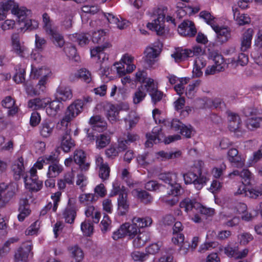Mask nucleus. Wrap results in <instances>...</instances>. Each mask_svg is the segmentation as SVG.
Returning a JSON list of instances; mask_svg holds the SVG:
<instances>
[{
    "label": "nucleus",
    "instance_id": "obj_22",
    "mask_svg": "<svg viewBox=\"0 0 262 262\" xmlns=\"http://www.w3.org/2000/svg\"><path fill=\"white\" fill-rule=\"evenodd\" d=\"M63 217L66 223L72 224L76 216V211L72 203V199H69L68 206L63 212Z\"/></svg>",
    "mask_w": 262,
    "mask_h": 262
},
{
    "label": "nucleus",
    "instance_id": "obj_36",
    "mask_svg": "<svg viewBox=\"0 0 262 262\" xmlns=\"http://www.w3.org/2000/svg\"><path fill=\"white\" fill-rule=\"evenodd\" d=\"M207 64L206 60L203 57H198L194 61V67L192 70L193 76L196 77H199L203 74L202 69L204 68Z\"/></svg>",
    "mask_w": 262,
    "mask_h": 262
},
{
    "label": "nucleus",
    "instance_id": "obj_49",
    "mask_svg": "<svg viewBox=\"0 0 262 262\" xmlns=\"http://www.w3.org/2000/svg\"><path fill=\"white\" fill-rule=\"evenodd\" d=\"M31 73V76L34 78H37L41 77V78H48L51 75V71L49 68L42 67L35 70L32 69Z\"/></svg>",
    "mask_w": 262,
    "mask_h": 262
},
{
    "label": "nucleus",
    "instance_id": "obj_50",
    "mask_svg": "<svg viewBox=\"0 0 262 262\" xmlns=\"http://www.w3.org/2000/svg\"><path fill=\"white\" fill-rule=\"evenodd\" d=\"M200 16L203 18L206 23L210 25L212 28L215 27L217 19L207 11H203L200 12Z\"/></svg>",
    "mask_w": 262,
    "mask_h": 262
},
{
    "label": "nucleus",
    "instance_id": "obj_33",
    "mask_svg": "<svg viewBox=\"0 0 262 262\" xmlns=\"http://www.w3.org/2000/svg\"><path fill=\"white\" fill-rule=\"evenodd\" d=\"M46 33L51 37L53 43L56 47L62 48L63 46L65 43L63 36L55 28Z\"/></svg>",
    "mask_w": 262,
    "mask_h": 262
},
{
    "label": "nucleus",
    "instance_id": "obj_6",
    "mask_svg": "<svg viewBox=\"0 0 262 262\" xmlns=\"http://www.w3.org/2000/svg\"><path fill=\"white\" fill-rule=\"evenodd\" d=\"M36 173L35 168H31L24 177L25 187L30 191L37 192L42 187V182L38 180Z\"/></svg>",
    "mask_w": 262,
    "mask_h": 262
},
{
    "label": "nucleus",
    "instance_id": "obj_61",
    "mask_svg": "<svg viewBox=\"0 0 262 262\" xmlns=\"http://www.w3.org/2000/svg\"><path fill=\"white\" fill-rule=\"evenodd\" d=\"M16 73L13 76L14 81L17 83H21L25 81V69L18 66L16 68Z\"/></svg>",
    "mask_w": 262,
    "mask_h": 262
},
{
    "label": "nucleus",
    "instance_id": "obj_19",
    "mask_svg": "<svg viewBox=\"0 0 262 262\" xmlns=\"http://www.w3.org/2000/svg\"><path fill=\"white\" fill-rule=\"evenodd\" d=\"M11 43L13 50L19 56L24 57L28 51L27 48L20 41L19 35L14 33L11 36Z\"/></svg>",
    "mask_w": 262,
    "mask_h": 262
},
{
    "label": "nucleus",
    "instance_id": "obj_12",
    "mask_svg": "<svg viewBox=\"0 0 262 262\" xmlns=\"http://www.w3.org/2000/svg\"><path fill=\"white\" fill-rule=\"evenodd\" d=\"M165 124H170L171 128L175 130H180V133L187 138H191L194 132L192 127L190 125H185L177 119H173L171 121H164Z\"/></svg>",
    "mask_w": 262,
    "mask_h": 262
},
{
    "label": "nucleus",
    "instance_id": "obj_37",
    "mask_svg": "<svg viewBox=\"0 0 262 262\" xmlns=\"http://www.w3.org/2000/svg\"><path fill=\"white\" fill-rule=\"evenodd\" d=\"M63 170V166L58 162L50 164L48 167L47 176L49 178H55Z\"/></svg>",
    "mask_w": 262,
    "mask_h": 262
},
{
    "label": "nucleus",
    "instance_id": "obj_38",
    "mask_svg": "<svg viewBox=\"0 0 262 262\" xmlns=\"http://www.w3.org/2000/svg\"><path fill=\"white\" fill-rule=\"evenodd\" d=\"M245 125L250 130L262 127V116L248 118L245 121Z\"/></svg>",
    "mask_w": 262,
    "mask_h": 262
},
{
    "label": "nucleus",
    "instance_id": "obj_28",
    "mask_svg": "<svg viewBox=\"0 0 262 262\" xmlns=\"http://www.w3.org/2000/svg\"><path fill=\"white\" fill-rule=\"evenodd\" d=\"M11 169L15 180H19L24 174L25 167L23 158L20 157L15 161L12 165Z\"/></svg>",
    "mask_w": 262,
    "mask_h": 262
},
{
    "label": "nucleus",
    "instance_id": "obj_9",
    "mask_svg": "<svg viewBox=\"0 0 262 262\" xmlns=\"http://www.w3.org/2000/svg\"><path fill=\"white\" fill-rule=\"evenodd\" d=\"M165 10H166V8H159L158 9V17L151 23H148L147 24V27L149 30L156 32L158 35H163L166 32L164 25V19L165 18L164 11Z\"/></svg>",
    "mask_w": 262,
    "mask_h": 262
},
{
    "label": "nucleus",
    "instance_id": "obj_53",
    "mask_svg": "<svg viewBox=\"0 0 262 262\" xmlns=\"http://www.w3.org/2000/svg\"><path fill=\"white\" fill-rule=\"evenodd\" d=\"M240 177L244 185H249L254 180L253 174L247 169H244L241 171Z\"/></svg>",
    "mask_w": 262,
    "mask_h": 262
},
{
    "label": "nucleus",
    "instance_id": "obj_64",
    "mask_svg": "<svg viewBox=\"0 0 262 262\" xmlns=\"http://www.w3.org/2000/svg\"><path fill=\"white\" fill-rule=\"evenodd\" d=\"M76 184L82 191H84L88 184L86 177L82 173H78L76 177Z\"/></svg>",
    "mask_w": 262,
    "mask_h": 262
},
{
    "label": "nucleus",
    "instance_id": "obj_59",
    "mask_svg": "<svg viewBox=\"0 0 262 262\" xmlns=\"http://www.w3.org/2000/svg\"><path fill=\"white\" fill-rule=\"evenodd\" d=\"M154 155L152 154L146 153L137 157L138 163L142 165L149 164L154 161Z\"/></svg>",
    "mask_w": 262,
    "mask_h": 262
},
{
    "label": "nucleus",
    "instance_id": "obj_18",
    "mask_svg": "<svg viewBox=\"0 0 262 262\" xmlns=\"http://www.w3.org/2000/svg\"><path fill=\"white\" fill-rule=\"evenodd\" d=\"M96 167L99 168V176L102 180H105L108 178L110 168L107 163H104L103 159L100 156L97 155L95 157Z\"/></svg>",
    "mask_w": 262,
    "mask_h": 262
},
{
    "label": "nucleus",
    "instance_id": "obj_26",
    "mask_svg": "<svg viewBox=\"0 0 262 262\" xmlns=\"http://www.w3.org/2000/svg\"><path fill=\"white\" fill-rule=\"evenodd\" d=\"M118 213L120 215H125L129 209L127 192H122L117 199Z\"/></svg>",
    "mask_w": 262,
    "mask_h": 262
},
{
    "label": "nucleus",
    "instance_id": "obj_17",
    "mask_svg": "<svg viewBox=\"0 0 262 262\" xmlns=\"http://www.w3.org/2000/svg\"><path fill=\"white\" fill-rule=\"evenodd\" d=\"M178 31L182 36H193L196 33V29L191 21L184 20L178 27Z\"/></svg>",
    "mask_w": 262,
    "mask_h": 262
},
{
    "label": "nucleus",
    "instance_id": "obj_30",
    "mask_svg": "<svg viewBox=\"0 0 262 262\" xmlns=\"http://www.w3.org/2000/svg\"><path fill=\"white\" fill-rule=\"evenodd\" d=\"M18 210L19 213L18 215V219L19 221L22 222L31 212L28 200L27 198H21L20 200Z\"/></svg>",
    "mask_w": 262,
    "mask_h": 262
},
{
    "label": "nucleus",
    "instance_id": "obj_15",
    "mask_svg": "<svg viewBox=\"0 0 262 262\" xmlns=\"http://www.w3.org/2000/svg\"><path fill=\"white\" fill-rule=\"evenodd\" d=\"M227 159L231 165L237 168H242L245 165V159L239 154L237 149L231 148L227 152Z\"/></svg>",
    "mask_w": 262,
    "mask_h": 262
},
{
    "label": "nucleus",
    "instance_id": "obj_45",
    "mask_svg": "<svg viewBox=\"0 0 262 262\" xmlns=\"http://www.w3.org/2000/svg\"><path fill=\"white\" fill-rule=\"evenodd\" d=\"M133 194L140 199L141 202L145 204L150 203L152 201V197L145 190H140L134 189L132 191Z\"/></svg>",
    "mask_w": 262,
    "mask_h": 262
},
{
    "label": "nucleus",
    "instance_id": "obj_16",
    "mask_svg": "<svg viewBox=\"0 0 262 262\" xmlns=\"http://www.w3.org/2000/svg\"><path fill=\"white\" fill-rule=\"evenodd\" d=\"M249 250L247 248L239 251L238 246H228L224 249L225 253L229 257L235 259H242L246 257Z\"/></svg>",
    "mask_w": 262,
    "mask_h": 262
},
{
    "label": "nucleus",
    "instance_id": "obj_44",
    "mask_svg": "<svg viewBox=\"0 0 262 262\" xmlns=\"http://www.w3.org/2000/svg\"><path fill=\"white\" fill-rule=\"evenodd\" d=\"M49 106L46 108V113L50 116H55L60 111V107L62 106L59 100H53L49 103Z\"/></svg>",
    "mask_w": 262,
    "mask_h": 262
},
{
    "label": "nucleus",
    "instance_id": "obj_40",
    "mask_svg": "<svg viewBox=\"0 0 262 262\" xmlns=\"http://www.w3.org/2000/svg\"><path fill=\"white\" fill-rule=\"evenodd\" d=\"M234 19L238 26H244L251 23V18L247 14H241L237 9H233Z\"/></svg>",
    "mask_w": 262,
    "mask_h": 262
},
{
    "label": "nucleus",
    "instance_id": "obj_21",
    "mask_svg": "<svg viewBox=\"0 0 262 262\" xmlns=\"http://www.w3.org/2000/svg\"><path fill=\"white\" fill-rule=\"evenodd\" d=\"M75 173L73 170L66 172L63 177L57 181L58 188L60 191H64L67 185H73L74 182Z\"/></svg>",
    "mask_w": 262,
    "mask_h": 262
},
{
    "label": "nucleus",
    "instance_id": "obj_31",
    "mask_svg": "<svg viewBox=\"0 0 262 262\" xmlns=\"http://www.w3.org/2000/svg\"><path fill=\"white\" fill-rule=\"evenodd\" d=\"M85 154L81 149L75 150L74 155L75 162L80 166L82 170H87L90 167V164L85 162Z\"/></svg>",
    "mask_w": 262,
    "mask_h": 262
},
{
    "label": "nucleus",
    "instance_id": "obj_63",
    "mask_svg": "<svg viewBox=\"0 0 262 262\" xmlns=\"http://www.w3.org/2000/svg\"><path fill=\"white\" fill-rule=\"evenodd\" d=\"M143 86V90L146 91L150 94L154 91L158 89L157 83L156 82L154 79L151 78L147 79L146 81L144 82Z\"/></svg>",
    "mask_w": 262,
    "mask_h": 262
},
{
    "label": "nucleus",
    "instance_id": "obj_7",
    "mask_svg": "<svg viewBox=\"0 0 262 262\" xmlns=\"http://www.w3.org/2000/svg\"><path fill=\"white\" fill-rule=\"evenodd\" d=\"M103 107L106 117L112 123L116 122L119 120V114L121 110H127L129 108L127 104L122 103L119 105L108 102L104 103Z\"/></svg>",
    "mask_w": 262,
    "mask_h": 262
},
{
    "label": "nucleus",
    "instance_id": "obj_24",
    "mask_svg": "<svg viewBox=\"0 0 262 262\" xmlns=\"http://www.w3.org/2000/svg\"><path fill=\"white\" fill-rule=\"evenodd\" d=\"M89 123L93 129L98 132H103L107 128L106 122L98 115L92 117L90 119Z\"/></svg>",
    "mask_w": 262,
    "mask_h": 262
},
{
    "label": "nucleus",
    "instance_id": "obj_3",
    "mask_svg": "<svg viewBox=\"0 0 262 262\" xmlns=\"http://www.w3.org/2000/svg\"><path fill=\"white\" fill-rule=\"evenodd\" d=\"M180 208L184 209L185 211L189 212L195 211L202 214L208 216L212 215L214 213V210L210 208H206L203 206L201 203L197 202L195 199H191L186 198L183 199L180 203Z\"/></svg>",
    "mask_w": 262,
    "mask_h": 262
},
{
    "label": "nucleus",
    "instance_id": "obj_35",
    "mask_svg": "<svg viewBox=\"0 0 262 262\" xmlns=\"http://www.w3.org/2000/svg\"><path fill=\"white\" fill-rule=\"evenodd\" d=\"M50 102L49 98H35L28 101V107L35 110L45 108Z\"/></svg>",
    "mask_w": 262,
    "mask_h": 262
},
{
    "label": "nucleus",
    "instance_id": "obj_51",
    "mask_svg": "<svg viewBox=\"0 0 262 262\" xmlns=\"http://www.w3.org/2000/svg\"><path fill=\"white\" fill-rule=\"evenodd\" d=\"M78 199L80 204L84 206H89L96 200V195L93 193L81 194L79 196Z\"/></svg>",
    "mask_w": 262,
    "mask_h": 262
},
{
    "label": "nucleus",
    "instance_id": "obj_27",
    "mask_svg": "<svg viewBox=\"0 0 262 262\" xmlns=\"http://www.w3.org/2000/svg\"><path fill=\"white\" fill-rule=\"evenodd\" d=\"M212 29L216 34L217 41L221 43L226 42L230 37V31L227 27H220L217 24Z\"/></svg>",
    "mask_w": 262,
    "mask_h": 262
},
{
    "label": "nucleus",
    "instance_id": "obj_41",
    "mask_svg": "<svg viewBox=\"0 0 262 262\" xmlns=\"http://www.w3.org/2000/svg\"><path fill=\"white\" fill-rule=\"evenodd\" d=\"M72 97V92L69 88L60 86L57 89V98L59 101H66L71 99Z\"/></svg>",
    "mask_w": 262,
    "mask_h": 262
},
{
    "label": "nucleus",
    "instance_id": "obj_5",
    "mask_svg": "<svg viewBox=\"0 0 262 262\" xmlns=\"http://www.w3.org/2000/svg\"><path fill=\"white\" fill-rule=\"evenodd\" d=\"M17 189L18 185L14 182L0 184V208L4 207L15 195Z\"/></svg>",
    "mask_w": 262,
    "mask_h": 262
},
{
    "label": "nucleus",
    "instance_id": "obj_58",
    "mask_svg": "<svg viewBox=\"0 0 262 262\" xmlns=\"http://www.w3.org/2000/svg\"><path fill=\"white\" fill-rule=\"evenodd\" d=\"M11 0L2 2L0 7V21L5 19L7 17V12L11 9Z\"/></svg>",
    "mask_w": 262,
    "mask_h": 262
},
{
    "label": "nucleus",
    "instance_id": "obj_46",
    "mask_svg": "<svg viewBox=\"0 0 262 262\" xmlns=\"http://www.w3.org/2000/svg\"><path fill=\"white\" fill-rule=\"evenodd\" d=\"M177 176L178 173L176 172L162 173L159 175V179L172 187L173 183L178 181Z\"/></svg>",
    "mask_w": 262,
    "mask_h": 262
},
{
    "label": "nucleus",
    "instance_id": "obj_4",
    "mask_svg": "<svg viewBox=\"0 0 262 262\" xmlns=\"http://www.w3.org/2000/svg\"><path fill=\"white\" fill-rule=\"evenodd\" d=\"M106 46L97 47L91 50L92 57H97L101 64L100 65L99 73L102 76H107L110 74V67L108 62V56L104 52Z\"/></svg>",
    "mask_w": 262,
    "mask_h": 262
},
{
    "label": "nucleus",
    "instance_id": "obj_8",
    "mask_svg": "<svg viewBox=\"0 0 262 262\" xmlns=\"http://www.w3.org/2000/svg\"><path fill=\"white\" fill-rule=\"evenodd\" d=\"M210 57L214 61V64L207 68L205 72L206 75H213L225 70L226 63L221 54L216 51H212L210 53Z\"/></svg>",
    "mask_w": 262,
    "mask_h": 262
},
{
    "label": "nucleus",
    "instance_id": "obj_43",
    "mask_svg": "<svg viewBox=\"0 0 262 262\" xmlns=\"http://www.w3.org/2000/svg\"><path fill=\"white\" fill-rule=\"evenodd\" d=\"M229 60L231 67L235 68L239 65L241 66L246 65L248 62V57L246 54L242 53L239 54L237 59L232 58Z\"/></svg>",
    "mask_w": 262,
    "mask_h": 262
},
{
    "label": "nucleus",
    "instance_id": "obj_29",
    "mask_svg": "<svg viewBox=\"0 0 262 262\" xmlns=\"http://www.w3.org/2000/svg\"><path fill=\"white\" fill-rule=\"evenodd\" d=\"M133 240V245L135 248H140L144 246L146 243L150 239V236L148 233L146 232H139L135 236Z\"/></svg>",
    "mask_w": 262,
    "mask_h": 262
},
{
    "label": "nucleus",
    "instance_id": "obj_10",
    "mask_svg": "<svg viewBox=\"0 0 262 262\" xmlns=\"http://www.w3.org/2000/svg\"><path fill=\"white\" fill-rule=\"evenodd\" d=\"M162 45L155 42L147 47L144 51L145 61L149 65H152L161 52Z\"/></svg>",
    "mask_w": 262,
    "mask_h": 262
},
{
    "label": "nucleus",
    "instance_id": "obj_13",
    "mask_svg": "<svg viewBox=\"0 0 262 262\" xmlns=\"http://www.w3.org/2000/svg\"><path fill=\"white\" fill-rule=\"evenodd\" d=\"M11 11L12 14L15 15L18 19L19 25L21 21H24L29 17L31 11L24 7H19L18 5L11 0Z\"/></svg>",
    "mask_w": 262,
    "mask_h": 262
},
{
    "label": "nucleus",
    "instance_id": "obj_60",
    "mask_svg": "<svg viewBox=\"0 0 262 262\" xmlns=\"http://www.w3.org/2000/svg\"><path fill=\"white\" fill-rule=\"evenodd\" d=\"M201 82L200 80H196L188 85L186 90V95L188 98H191L193 96L196 92V89L200 85Z\"/></svg>",
    "mask_w": 262,
    "mask_h": 262
},
{
    "label": "nucleus",
    "instance_id": "obj_2",
    "mask_svg": "<svg viewBox=\"0 0 262 262\" xmlns=\"http://www.w3.org/2000/svg\"><path fill=\"white\" fill-rule=\"evenodd\" d=\"M92 99L89 97H84L82 99H77L72 102L68 107L65 115L61 121V123L67 125L68 123L81 113L83 107L87 103L91 102Z\"/></svg>",
    "mask_w": 262,
    "mask_h": 262
},
{
    "label": "nucleus",
    "instance_id": "obj_42",
    "mask_svg": "<svg viewBox=\"0 0 262 262\" xmlns=\"http://www.w3.org/2000/svg\"><path fill=\"white\" fill-rule=\"evenodd\" d=\"M152 222V219L148 216L145 217L135 216L132 219V223L135 224L139 229L150 226Z\"/></svg>",
    "mask_w": 262,
    "mask_h": 262
},
{
    "label": "nucleus",
    "instance_id": "obj_56",
    "mask_svg": "<svg viewBox=\"0 0 262 262\" xmlns=\"http://www.w3.org/2000/svg\"><path fill=\"white\" fill-rule=\"evenodd\" d=\"M21 29L25 30H34L38 27V23L34 19H29L28 17L24 21L21 22Z\"/></svg>",
    "mask_w": 262,
    "mask_h": 262
},
{
    "label": "nucleus",
    "instance_id": "obj_14",
    "mask_svg": "<svg viewBox=\"0 0 262 262\" xmlns=\"http://www.w3.org/2000/svg\"><path fill=\"white\" fill-rule=\"evenodd\" d=\"M32 244L30 241L24 243L15 255V262H27L29 253H31Z\"/></svg>",
    "mask_w": 262,
    "mask_h": 262
},
{
    "label": "nucleus",
    "instance_id": "obj_20",
    "mask_svg": "<svg viewBox=\"0 0 262 262\" xmlns=\"http://www.w3.org/2000/svg\"><path fill=\"white\" fill-rule=\"evenodd\" d=\"M163 137L161 128L159 126L155 127L151 133L146 134L147 141L145 144V146L147 147H151L153 143L159 142Z\"/></svg>",
    "mask_w": 262,
    "mask_h": 262
},
{
    "label": "nucleus",
    "instance_id": "obj_34",
    "mask_svg": "<svg viewBox=\"0 0 262 262\" xmlns=\"http://www.w3.org/2000/svg\"><path fill=\"white\" fill-rule=\"evenodd\" d=\"M191 54V50L178 48L176 49L175 51L171 55V56L176 62H179L190 57Z\"/></svg>",
    "mask_w": 262,
    "mask_h": 262
},
{
    "label": "nucleus",
    "instance_id": "obj_48",
    "mask_svg": "<svg viewBox=\"0 0 262 262\" xmlns=\"http://www.w3.org/2000/svg\"><path fill=\"white\" fill-rule=\"evenodd\" d=\"M70 39L77 42L81 46L87 45L89 42V37L85 33H75L70 35Z\"/></svg>",
    "mask_w": 262,
    "mask_h": 262
},
{
    "label": "nucleus",
    "instance_id": "obj_32",
    "mask_svg": "<svg viewBox=\"0 0 262 262\" xmlns=\"http://www.w3.org/2000/svg\"><path fill=\"white\" fill-rule=\"evenodd\" d=\"M2 105L4 107L8 109V114L9 116H14L18 112V107L15 105V101L10 96L6 97L2 101Z\"/></svg>",
    "mask_w": 262,
    "mask_h": 262
},
{
    "label": "nucleus",
    "instance_id": "obj_52",
    "mask_svg": "<svg viewBox=\"0 0 262 262\" xmlns=\"http://www.w3.org/2000/svg\"><path fill=\"white\" fill-rule=\"evenodd\" d=\"M110 142L108 136L104 134H100L97 136L96 146L97 148H103L106 147Z\"/></svg>",
    "mask_w": 262,
    "mask_h": 262
},
{
    "label": "nucleus",
    "instance_id": "obj_62",
    "mask_svg": "<svg viewBox=\"0 0 262 262\" xmlns=\"http://www.w3.org/2000/svg\"><path fill=\"white\" fill-rule=\"evenodd\" d=\"M161 202L165 203L168 206H173L176 205L179 202V199L177 195L172 196L165 195L160 198Z\"/></svg>",
    "mask_w": 262,
    "mask_h": 262
},
{
    "label": "nucleus",
    "instance_id": "obj_1",
    "mask_svg": "<svg viewBox=\"0 0 262 262\" xmlns=\"http://www.w3.org/2000/svg\"><path fill=\"white\" fill-rule=\"evenodd\" d=\"M197 165L199 167L195 169L192 168L187 173L183 174L184 181L186 184H193L195 188L200 190L206 183L208 179L206 177L202 175L201 167L204 165L202 161H198Z\"/></svg>",
    "mask_w": 262,
    "mask_h": 262
},
{
    "label": "nucleus",
    "instance_id": "obj_55",
    "mask_svg": "<svg viewBox=\"0 0 262 262\" xmlns=\"http://www.w3.org/2000/svg\"><path fill=\"white\" fill-rule=\"evenodd\" d=\"M93 225L89 220H85L81 224V230L85 236H90L93 232Z\"/></svg>",
    "mask_w": 262,
    "mask_h": 262
},
{
    "label": "nucleus",
    "instance_id": "obj_47",
    "mask_svg": "<svg viewBox=\"0 0 262 262\" xmlns=\"http://www.w3.org/2000/svg\"><path fill=\"white\" fill-rule=\"evenodd\" d=\"M122 225L125 230L126 235L128 236L130 238H133L139 232H140L137 226L132 223L131 224L125 223Z\"/></svg>",
    "mask_w": 262,
    "mask_h": 262
},
{
    "label": "nucleus",
    "instance_id": "obj_23",
    "mask_svg": "<svg viewBox=\"0 0 262 262\" xmlns=\"http://www.w3.org/2000/svg\"><path fill=\"white\" fill-rule=\"evenodd\" d=\"M60 147L65 152H68L75 146L74 141L72 139L70 132L67 130L61 136L59 139Z\"/></svg>",
    "mask_w": 262,
    "mask_h": 262
},
{
    "label": "nucleus",
    "instance_id": "obj_39",
    "mask_svg": "<svg viewBox=\"0 0 262 262\" xmlns=\"http://www.w3.org/2000/svg\"><path fill=\"white\" fill-rule=\"evenodd\" d=\"M181 156V152L180 150L176 151L165 152L164 151H160L155 154V156L158 159L162 161H166L169 159H174L180 157Z\"/></svg>",
    "mask_w": 262,
    "mask_h": 262
},
{
    "label": "nucleus",
    "instance_id": "obj_11",
    "mask_svg": "<svg viewBox=\"0 0 262 262\" xmlns=\"http://www.w3.org/2000/svg\"><path fill=\"white\" fill-rule=\"evenodd\" d=\"M254 33V30L252 28L243 30L240 38L241 51L245 52L251 48Z\"/></svg>",
    "mask_w": 262,
    "mask_h": 262
},
{
    "label": "nucleus",
    "instance_id": "obj_57",
    "mask_svg": "<svg viewBox=\"0 0 262 262\" xmlns=\"http://www.w3.org/2000/svg\"><path fill=\"white\" fill-rule=\"evenodd\" d=\"M146 96V93L143 90V86H139L134 93L133 102L135 104H138L142 101Z\"/></svg>",
    "mask_w": 262,
    "mask_h": 262
},
{
    "label": "nucleus",
    "instance_id": "obj_54",
    "mask_svg": "<svg viewBox=\"0 0 262 262\" xmlns=\"http://www.w3.org/2000/svg\"><path fill=\"white\" fill-rule=\"evenodd\" d=\"M100 227L103 233H105L111 230L112 221L108 215L104 214L103 219L100 222Z\"/></svg>",
    "mask_w": 262,
    "mask_h": 262
},
{
    "label": "nucleus",
    "instance_id": "obj_25",
    "mask_svg": "<svg viewBox=\"0 0 262 262\" xmlns=\"http://www.w3.org/2000/svg\"><path fill=\"white\" fill-rule=\"evenodd\" d=\"M55 124L50 120H43L40 124L39 129L40 136L45 138L50 137L54 129Z\"/></svg>",
    "mask_w": 262,
    "mask_h": 262
}]
</instances>
